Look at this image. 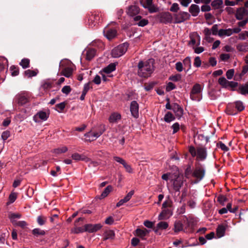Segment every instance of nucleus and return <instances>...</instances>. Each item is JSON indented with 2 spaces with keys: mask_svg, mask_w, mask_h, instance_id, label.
Wrapping results in <instances>:
<instances>
[{
  "mask_svg": "<svg viewBox=\"0 0 248 248\" xmlns=\"http://www.w3.org/2000/svg\"><path fill=\"white\" fill-rule=\"evenodd\" d=\"M234 74V70L233 69H231L228 70L226 73V76L228 79H232Z\"/></svg>",
  "mask_w": 248,
  "mask_h": 248,
  "instance_id": "obj_50",
  "label": "nucleus"
},
{
  "mask_svg": "<svg viewBox=\"0 0 248 248\" xmlns=\"http://www.w3.org/2000/svg\"><path fill=\"white\" fill-rule=\"evenodd\" d=\"M103 32L104 35L109 40L114 38L117 34L116 30L114 29H109L108 27L105 28Z\"/></svg>",
  "mask_w": 248,
  "mask_h": 248,
  "instance_id": "obj_16",
  "label": "nucleus"
},
{
  "mask_svg": "<svg viewBox=\"0 0 248 248\" xmlns=\"http://www.w3.org/2000/svg\"><path fill=\"white\" fill-rule=\"evenodd\" d=\"M176 86L174 84L171 82H169L166 87V90L167 92H170L174 89H175Z\"/></svg>",
  "mask_w": 248,
  "mask_h": 248,
  "instance_id": "obj_55",
  "label": "nucleus"
},
{
  "mask_svg": "<svg viewBox=\"0 0 248 248\" xmlns=\"http://www.w3.org/2000/svg\"><path fill=\"white\" fill-rule=\"evenodd\" d=\"M102 227L101 224H88L84 226L85 231L90 233H93L97 232Z\"/></svg>",
  "mask_w": 248,
  "mask_h": 248,
  "instance_id": "obj_15",
  "label": "nucleus"
},
{
  "mask_svg": "<svg viewBox=\"0 0 248 248\" xmlns=\"http://www.w3.org/2000/svg\"><path fill=\"white\" fill-rule=\"evenodd\" d=\"M115 236L114 232L112 230L107 231L105 234V239H113Z\"/></svg>",
  "mask_w": 248,
  "mask_h": 248,
  "instance_id": "obj_45",
  "label": "nucleus"
},
{
  "mask_svg": "<svg viewBox=\"0 0 248 248\" xmlns=\"http://www.w3.org/2000/svg\"><path fill=\"white\" fill-rule=\"evenodd\" d=\"M48 116V113L43 111H40L33 116V120L36 123H40L46 121Z\"/></svg>",
  "mask_w": 248,
  "mask_h": 248,
  "instance_id": "obj_14",
  "label": "nucleus"
},
{
  "mask_svg": "<svg viewBox=\"0 0 248 248\" xmlns=\"http://www.w3.org/2000/svg\"><path fill=\"white\" fill-rule=\"evenodd\" d=\"M130 111L132 115L134 118H138L139 117V105L135 101L131 102L130 104Z\"/></svg>",
  "mask_w": 248,
  "mask_h": 248,
  "instance_id": "obj_18",
  "label": "nucleus"
},
{
  "mask_svg": "<svg viewBox=\"0 0 248 248\" xmlns=\"http://www.w3.org/2000/svg\"><path fill=\"white\" fill-rule=\"evenodd\" d=\"M9 217L12 223L15 225L17 222L16 220L21 217V215L18 213H11L9 215Z\"/></svg>",
  "mask_w": 248,
  "mask_h": 248,
  "instance_id": "obj_37",
  "label": "nucleus"
},
{
  "mask_svg": "<svg viewBox=\"0 0 248 248\" xmlns=\"http://www.w3.org/2000/svg\"><path fill=\"white\" fill-rule=\"evenodd\" d=\"M98 18H99L98 16H90L89 19V21L90 22V25L91 27L94 26L95 24L97 23V21L98 19Z\"/></svg>",
  "mask_w": 248,
  "mask_h": 248,
  "instance_id": "obj_43",
  "label": "nucleus"
},
{
  "mask_svg": "<svg viewBox=\"0 0 248 248\" xmlns=\"http://www.w3.org/2000/svg\"><path fill=\"white\" fill-rule=\"evenodd\" d=\"M217 146L225 152L228 151L229 150V148L221 141L217 143Z\"/></svg>",
  "mask_w": 248,
  "mask_h": 248,
  "instance_id": "obj_51",
  "label": "nucleus"
},
{
  "mask_svg": "<svg viewBox=\"0 0 248 248\" xmlns=\"http://www.w3.org/2000/svg\"><path fill=\"white\" fill-rule=\"evenodd\" d=\"M140 11L139 8L136 5L130 6L127 10V14L131 16L137 15Z\"/></svg>",
  "mask_w": 248,
  "mask_h": 248,
  "instance_id": "obj_21",
  "label": "nucleus"
},
{
  "mask_svg": "<svg viewBox=\"0 0 248 248\" xmlns=\"http://www.w3.org/2000/svg\"><path fill=\"white\" fill-rule=\"evenodd\" d=\"M189 152L193 157L196 156L199 160L203 161L206 158L207 151L204 147H200L196 149L194 147L190 146L189 148Z\"/></svg>",
  "mask_w": 248,
  "mask_h": 248,
  "instance_id": "obj_2",
  "label": "nucleus"
},
{
  "mask_svg": "<svg viewBox=\"0 0 248 248\" xmlns=\"http://www.w3.org/2000/svg\"><path fill=\"white\" fill-rule=\"evenodd\" d=\"M184 225L181 221L178 220L175 222L173 229L175 232H178L181 231L184 232Z\"/></svg>",
  "mask_w": 248,
  "mask_h": 248,
  "instance_id": "obj_26",
  "label": "nucleus"
},
{
  "mask_svg": "<svg viewBox=\"0 0 248 248\" xmlns=\"http://www.w3.org/2000/svg\"><path fill=\"white\" fill-rule=\"evenodd\" d=\"M164 120L166 122L169 123L174 121L175 120V117L171 112H168L165 115Z\"/></svg>",
  "mask_w": 248,
  "mask_h": 248,
  "instance_id": "obj_38",
  "label": "nucleus"
},
{
  "mask_svg": "<svg viewBox=\"0 0 248 248\" xmlns=\"http://www.w3.org/2000/svg\"><path fill=\"white\" fill-rule=\"evenodd\" d=\"M71 232L72 233H82L83 232L85 231V228L82 227H75L74 228L72 229L71 230Z\"/></svg>",
  "mask_w": 248,
  "mask_h": 248,
  "instance_id": "obj_48",
  "label": "nucleus"
},
{
  "mask_svg": "<svg viewBox=\"0 0 248 248\" xmlns=\"http://www.w3.org/2000/svg\"><path fill=\"white\" fill-rule=\"evenodd\" d=\"M192 170L190 166H188L185 170V176L187 178H189L190 176H192Z\"/></svg>",
  "mask_w": 248,
  "mask_h": 248,
  "instance_id": "obj_52",
  "label": "nucleus"
},
{
  "mask_svg": "<svg viewBox=\"0 0 248 248\" xmlns=\"http://www.w3.org/2000/svg\"><path fill=\"white\" fill-rule=\"evenodd\" d=\"M205 173V169L203 167L198 166L193 171L192 177L196 179L192 183L196 184L201 181L204 177Z\"/></svg>",
  "mask_w": 248,
  "mask_h": 248,
  "instance_id": "obj_9",
  "label": "nucleus"
},
{
  "mask_svg": "<svg viewBox=\"0 0 248 248\" xmlns=\"http://www.w3.org/2000/svg\"><path fill=\"white\" fill-rule=\"evenodd\" d=\"M234 105L232 104H229L227 105L225 110L226 113L230 115H234L237 114V112L234 108Z\"/></svg>",
  "mask_w": 248,
  "mask_h": 248,
  "instance_id": "obj_27",
  "label": "nucleus"
},
{
  "mask_svg": "<svg viewBox=\"0 0 248 248\" xmlns=\"http://www.w3.org/2000/svg\"><path fill=\"white\" fill-rule=\"evenodd\" d=\"M105 125H101L100 129L98 131H90L85 134L84 136L88 141H93L99 137L105 131Z\"/></svg>",
  "mask_w": 248,
  "mask_h": 248,
  "instance_id": "obj_7",
  "label": "nucleus"
},
{
  "mask_svg": "<svg viewBox=\"0 0 248 248\" xmlns=\"http://www.w3.org/2000/svg\"><path fill=\"white\" fill-rule=\"evenodd\" d=\"M112 186L110 185L108 186L107 187H106L104 189V190L102 193L101 195H100L99 199H102L105 197H106L109 193L112 190Z\"/></svg>",
  "mask_w": 248,
  "mask_h": 248,
  "instance_id": "obj_35",
  "label": "nucleus"
},
{
  "mask_svg": "<svg viewBox=\"0 0 248 248\" xmlns=\"http://www.w3.org/2000/svg\"><path fill=\"white\" fill-rule=\"evenodd\" d=\"M128 44L124 43L114 47L111 51V55L114 58H118L123 55L127 51Z\"/></svg>",
  "mask_w": 248,
  "mask_h": 248,
  "instance_id": "obj_5",
  "label": "nucleus"
},
{
  "mask_svg": "<svg viewBox=\"0 0 248 248\" xmlns=\"http://www.w3.org/2000/svg\"><path fill=\"white\" fill-rule=\"evenodd\" d=\"M149 232L150 231L146 229H137L136 230L137 235L142 238H143L147 234H148L149 233Z\"/></svg>",
  "mask_w": 248,
  "mask_h": 248,
  "instance_id": "obj_33",
  "label": "nucleus"
},
{
  "mask_svg": "<svg viewBox=\"0 0 248 248\" xmlns=\"http://www.w3.org/2000/svg\"><path fill=\"white\" fill-rule=\"evenodd\" d=\"M123 165L127 172L130 173H132L133 172V169L131 166L128 165L126 162H125Z\"/></svg>",
  "mask_w": 248,
  "mask_h": 248,
  "instance_id": "obj_56",
  "label": "nucleus"
},
{
  "mask_svg": "<svg viewBox=\"0 0 248 248\" xmlns=\"http://www.w3.org/2000/svg\"><path fill=\"white\" fill-rule=\"evenodd\" d=\"M238 92L242 95L248 94V82L240 85L238 87Z\"/></svg>",
  "mask_w": 248,
  "mask_h": 248,
  "instance_id": "obj_30",
  "label": "nucleus"
},
{
  "mask_svg": "<svg viewBox=\"0 0 248 248\" xmlns=\"http://www.w3.org/2000/svg\"><path fill=\"white\" fill-rule=\"evenodd\" d=\"M37 223H38V224L39 225L42 226V225H43L45 223L46 221V218L45 217H43L41 216H39L37 217Z\"/></svg>",
  "mask_w": 248,
  "mask_h": 248,
  "instance_id": "obj_62",
  "label": "nucleus"
},
{
  "mask_svg": "<svg viewBox=\"0 0 248 248\" xmlns=\"http://www.w3.org/2000/svg\"><path fill=\"white\" fill-rule=\"evenodd\" d=\"M169 226V224L167 222L160 221L157 223L156 228L154 230L155 232H157L158 230H165Z\"/></svg>",
  "mask_w": 248,
  "mask_h": 248,
  "instance_id": "obj_34",
  "label": "nucleus"
},
{
  "mask_svg": "<svg viewBox=\"0 0 248 248\" xmlns=\"http://www.w3.org/2000/svg\"><path fill=\"white\" fill-rule=\"evenodd\" d=\"M211 31L213 35H218V25L217 24L214 25L211 29Z\"/></svg>",
  "mask_w": 248,
  "mask_h": 248,
  "instance_id": "obj_60",
  "label": "nucleus"
},
{
  "mask_svg": "<svg viewBox=\"0 0 248 248\" xmlns=\"http://www.w3.org/2000/svg\"><path fill=\"white\" fill-rule=\"evenodd\" d=\"M175 68L177 71L182 72L184 69L183 63L180 62H177L175 63Z\"/></svg>",
  "mask_w": 248,
  "mask_h": 248,
  "instance_id": "obj_57",
  "label": "nucleus"
},
{
  "mask_svg": "<svg viewBox=\"0 0 248 248\" xmlns=\"http://www.w3.org/2000/svg\"><path fill=\"white\" fill-rule=\"evenodd\" d=\"M232 35V29H220L218 30V35L220 37L230 36Z\"/></svg>",
  "mask_w": 248,
  "mask_h": 248,
  "instance_id": "obj_23",
  "label": "nucleus"
},
{
  "mask_svg": "<svg viewBox=\"0 0 248 248\" xmlns=\"http://www.w3.org/2000/svg\"><path fill=\"white\" fill-rule=\"evenodd\" d=\"M184 69L187 73L191 68V62L189 57H186L183 61Z\"/></svg>",
  "mask_w": 248,
  "mask_h": 248,
  "instance_id": "obj_25",
  "label": "nucleus"
},
{
  "mask_svg": "<svg viewBox=\"0 0 248 248\" xmlns=\"http://www.w3.org/2000/svg\"><path fill=\"white\" fill-rule=\"evenodd\" d=\"M134 19L135 21H139V22L138 23H137V24L139 26L144 27L145 25H146L148 23V21L147 19H141V16H136L134 18Z\"/></svg>",
  "mask_w": 248,
  "mask_h": 248,
  "instance_id": "obj_31",
  "label": "nucleus"
},
{
  "mask_svg": "<svg viewBox=\"0 0 248 248\" xmlns=\"http://www.w3.org/2000/svg\"><path fill=\"white\" fill-rule=\"evenodd\" d=\"M173 17V23H180L188 19L190 17V15L187 12H180L174 14Z\"/></svg>",
  "mask_w": 248,
  "mask_h": 248,
  "instance_id": "obj_11",
  "label": "nucleus"
},
{
  "mask_svg": "<svg viewBox=\"0 0 248 248\" xmlns=\"http://www.w3.org/2000/svg\"><path fill=\"white\" fill-rule=\"evenodd\" d=\"M24 74L28 78H31L37 75V72L34 70L28 69L24 72Z\"/></svg>",
  "mask_w": 248,
  "mask_h": 248,
  "instance_id": "obj_47",
  "label": "nucleus"
},
{
  "mask_svg": "<svg viewBox=\"0 0 248 248\" xmlns=\"http://www.w3.org/2000/svg\"><path fill=\"white\" fill-rule=\"evenodd\" d=\"M218 83L224 88H228L229 81L225 78L221 77L218 79Z\"/></svg>",
  "mask_w": 248,
  "mask_h": 248,
  "instance_id": "obj_42",
  "label": "nucleus"
},
{
  "mask_svg": "<svg viewBox=\"0 0 248 248\" xmlns=\"http://www.w3.org/2000/svg\"><path fill=\"white\" fill-rule=\"evenodd\" d=\"M190 40L189 42V45L194 46H199L200 44V37L197 34H194L190 35Z\"/></svg>",
  "mask_w": 248,
  "mask_h": 248,
  "instance_id": "obj_20",
  "label": "nucleus"
},
{
  "mask_svg": "<svg viewBox=\"0 0 248 248\" xmlns=\"http://www.w3.org/2000/svg\"><path fill=\"white\" fill-rule=\"evenodd\" d=\"M10 70L11 71L12 75L13 76H16L18 75L19 71L18 69L15 67L14 66H12L10 67Z\"/></svg>",
  "mask_w": 248,
  "mask_h": 248,
  "instance_id": "obj_59",
  "label": "nucleus"
},
{
  "mask_svg": "<svg viewBox=\"0 0 248 248\" xmlns=\"http://www.w3.org/2000/svg\"><path fill=\"white\" fill-rule=\"evenodd\" d=\"M222 4V0H214L211 3L212 6L215 9H219Z\"/></svg>",
  "mask_w": 248,
  "mask_h": 248,
  "instance_id": "obj_40",
  "label": "nucleus"
},
{
  "mask_svg": "<svg viewBox=\"0 0 248 248\" xmlns=\"http://www.w3.org/2000/svg\"><path fill=\"white\" fill-rule=\"evenodd\" d=\"M116 69V65L115 63H112L109 64L108 66L105 67L103 69V71L107 74H109L114 71Z\"/></svg>",
  "mask_w": 248,
  "mask_h": 248,
  "instance_id": "obj_36",
  "label": "nucleus"
},
{
  "mask_svg": "<svg viewBox=\"0 0 248 248\" xmlns=\"http://www.w3.org/2000/svg\"><path fill=\"white\" fill-rule=\"evenodd\" d=\"M121 116L120 114L116 112L112 113L109 118V121L111 123H117L118 120L121 119Z\"/></svg>",
  "mask_w": 248,
  "mask_h": 248,
  "instance_id": "obj_32",
  "label": "nucleus"
},
{
  "mask_svg": "<svg viewBox=\"0 0 248 248\" xmlns=\"http://www.w3.org/2000/svg\"><path fill=\"white\" fill-rule=\"evenodd\" d=\"M32 233L34 235H43L45 234V232L44 231L38 228H36L33 230Z\"/></svg>",
  "mask_w": 248,
  "mask_h": 248,
  "instance_id": "obj_49",
  "label": "nucleus"
},
{
  "mask_svg": "<svg viewBox=\"0 0 248 248\" xmlns=\"http://www.w3.org/2000/svg\"><path fill=\"white\" fill-rule=\"evenodd\" d=\"M201 65V60L199 56L195 57L194 62V66L196 67H199Z\"/></svg>",
  "mask_w": 248,
  "mask_h": 248,
  "instance_id": "obj_58",
  "label": "nucleus"
},
{
  "mask_svg": "<svg viewBox=\"0 0 248 248\" xmlns=\"http://www.w3.org/2000/svg\"><path fill=\"white\" fill-rule=\"evenodd\" d=\"M30 95L26 92H21L16 95L14 101L19 106H23L30 101Z\"/></svg>",
  "mask_w": 248,
  "mask_h": 248,
  "instance_id": "obj_6",
  "label": "nucleus"
},
{
  "mask_svg": "<svg viewBox=\"0 0 248 248\" xmlns=\"http://www.w3.org/2000/svg\"><path fill=\"white\" fill-rule=\"evenodd\" d=\"M183 184L182 178L180 177H177L173 181V187L175 191H179L180 188L181 187Z\"/></svg>",
  "mask_w": 248,
  "mask_h": 248,
  "instance_id": "obj_28",
  "label": "nucleus"
},
{
  "mask_svg": "<svg viewBox=\"0 0 248 248\" xmlns=\"http://www.w3.org/2000/svg\"><path fill=\"white\" fill-rule=\"evenodd\" d=\"M200 7L198 5L196 4H192L189 8V12L193 16H197L199 13H200Z\"/></svg>",
  "mask_w": 248,
  "mask_h": 248,
  "instance_id": "obj_22",
  "label": "nucleus"
},
{
  "mask_svg": "<svg viewBox=\"0 0 248 248\" xmlns=\"http://www.w3.org/2000/svg\"><path fill=\"white\" fill-rule=\"evenodd\" d=\"M154 60L150 59L145 62L140 61L138 64V75L147 78L149 77L154 70Z\"/></svg>",
  "mask_w": 248,
  "mask_h": 248,
  "instance_id": "obj_1",
  "label": "nucleus"
},
{
  "mask_svg": "<svg viewBox=\"0 0 248 248\" xmlns=\"http://www.w3.org/2000/svg\"><path fill=\"white\" fill-rule=\"evenodd\" d=\"M172 110L174 112L176 116L178 117V119H180L183 114V108L176 103L173 104Z\"/></svg>",
  "mask_w": 248,
  "mask_h": 248,
  "instance_id": "obj_19",
  "label": "nucleus"
},
{
  "mask_svg": "<svg viewBox=\"0 0 248 248\" xmlns=\"http://www.w3.org/2000/svg\"><path fill=\"white\" fill-rule=\"evenodd\" d=\"M181 79V76L180 74H176L175 75H173V76H170L169 78L170 80L173 81H175V82L180 80Z\"/></svg>",
  "mask_w": 248,
  "mask_h": 248,
  "instance_id": "obj_54",
  "label": "nucleus"
},
{
  "mask_svg": "<svg viewBox=\"0 0 248 248\" xmlns=\"http://www.w3.org/2000/svg\"><path fill=\"white\" fill-rule=\"evenodd\" d=\"M86 59L90 61L96 55V50L94 48H88L86 50Z\"/></svg>",
  "mask_w": 248,
  "mask_h": 248,
  "instance_id": "obj_24",
  "label": "nucleus"
},
{
  "mask_svg": "<svg viewBox=\"0 0 248 248\" xmlns=\"http://www.w3.org/2000/svg\"><path fill=\"white\" fill-rule=\"evenodd\" d=\"M60 67L62 75L66 78H70L73 74V66L70 61L64 60L60 63Z\"/></svg>",
  "mask_w": 248,
  "mask_h": 248,
  "instance_id": "obj_3",
  "label": "nucleus"
},
{
  "mask_svg": "<svg viewBox=\"0 0 248 248\" xmlns=\"http://www.w3.org/2000/svg\"><path fill=\"white\" fill-rule=\"evenodd\" d=\"M153 0H140V3L143 7L147 9L150 13L157 11V8L153 4Z\"/></svg>",
  "mask_w": 248,
  "mask_h": 248,
  "instance_id": "obj_12",
  "label": "nucleus"
},
{
  "mask_svg": "<svg viewBox=\"0 0 248 248\" xmlns=\"http://www.w3.org/2000/svg\"><path fill=\"white\" fill-rule=\"evenodd\" d=\"M134 193V190L130 191L125 196V197L123 199V200L124 201V202H128L130 199L132 198V196L133 195Z\"/></svg>",
  "mask_w": 248,
  "mask_h": 248,
  "instance_id": "obj_53",
  "label": "nucleus"
},
{
  "mask_svg": "<svg viewBox=\"0 0 248 248\" xmlns=\"http://www.w3.org/2000/svg\"><path fill=\"white\" fill-rule=\"evenodd\" d=\"M234 106L235 108L238 111H241L243 110L245 108V106L243 103V102L241 101H237L234 103Z\"/></svg>",
  "mask_w": 248,
  "mask_h": 248,
  "instance_id": "obj_41",
  "label": "nucleus"
},
{
  "mask_svg": "<svg viewBox=\"0 0 248 248\" xmlns=\"http://www.w3.org/2000/svg\"><path fill=\"white\" fill-rule=\"evenodd\" d=\"M30 64V60L28 59L24 58L22 59L20 62V65L24 69L28 67Z\"/></svg>",
  "mask_w": 248,
  "mask_h": 248,
  "instance_id": "obj_46",
  "label": "nucleus"
},
{
  "mask_svg": "<svg viewBox=\"0 0 248 248\" xmlns=\"http://www.w3.org/2000/svg\"><path fill=\"white\" fill-rule=\"evenodd\" d=\"M71 91V89L69 86H64L62 89V93L65 94H69Z\"/></svg>",
  "mask_w": 248,
  "mask_h": 248,
  "instance_id": "obj_61",
  "label": "nucleus"
},
{
  "mask_svg": "<svg viewBox=\"0 0 248 248\" xmlns=\"http://www.w3.org/2000/svg\"><path fill=\"white\" fill-rule=\"evenodd\" d=\"M226 228L223 225H219L217 229V234L218 237L220 238L224 235Z\"/></svg>",
  "mask_w": 248,
  "mask_h": 248,
  "instance_id": "obj_29",
  "label": "nucleus"
},
{
  "mask_svg": "<svg viewBox=\"0 0 248 248\" xmlns=\"http://www.w3.org/2000/svg\"><path fill=\"white\" fill-rule=\"evenodd\" d=\"M157 18L160 22L165 24L173 22V17L169 12L159 14L157 16Z\"/></svg>",
  "mask_w": 248,
  "mask_h": 248,
  "instance_id": "obj_10",
  "label": "nucleus"
},
{
  "mask_svg": "<svg viewBox=\"0 0 248 248\" xmlns=\"http://www.w3.org/2000/svg\"><path fill=\"white\" fill-rule=\"evenodd\" d=\"M184 220L185 228L184 232L186 233H192L194 231L195 226L197 223V220L191 217H185Z\"/></svg>",
  "mask_w": 248,
  "mask_h": 248,
  "instance_id": "obj_4",
  "label": "nucleus"
},
{
  "mask_svg": "<svg viewBox=\"0 0 248 248\" xmlns=\"http://www.w3.org/2000/svg\"><path fill=\"white\" fill-rule=\"evenodd\" d=\"M202 88L201 86L198 84H195L192 88L190 92V98L192 100L199 101L202 99L201 92Z\"/></svg>",
  "mask_w": 248,
  "mask_h": 248,
  "instance_id": "obj_8",
  "label": "nucleus"
},
{
  "mask_svg": "<svg viewBox=\"0 0 248 248\" xmlns=\"http://www.w3.org/2000/svg\"><path fill=\"white\" fill-rule=\"evenodd\" d=\"M171 128L173 129V134H174L179 130L180 125L178 123H175L172 124Z\"/></svg>",
  "mask_w": 248,
  "mask_h": 248,
  "instance_id": "obj_63",
  "label": "nucleus"
},
{
  "mask_svg": "<svg viewBox=\"0 0 248 248\" xmlns=\"http://www.w3.org/2000/svg\"><path fill=\"white\" fill-rule=\"evenodd\" d=\"M67 150L68 148H67V147L63 146L54 149L53 151V153L57 155H59L62 153H65L67 151Z\"/></svg>",
  "mask_w": 248,
  "mask_h": 248,
  "instance_id": "obj_39",
  "label": "nucleus"
},
{
  "mask_svg": "<svg viewBox=\"0 0 248 248\" xmlns=\"http://www.w3.org/2000/svg\"><path fill=\"white\" fill-rule=\"evenodd\" d=\"M248 11L243 7L237 9L236 13V17L238 20H241L243 18H247Z\"/></svg>",
  "mask_w": 248,
  "mask_h": 248,
  "instance_id": "obj_17",
  "label": "nucleus"
},
{
  "mask_svg": "<svg viewBox=\"0 0 248 248\" xmlns=\"http://www.w3.org/2000/svg\"><path fill=\"white\" fill-rule=\"evenodd\" d=\"M248 71V65H245L243 67L241 73L239 74V78H241L242 77L246 74Z\"/></svg>",
  "mask_w": 248,
  "mask_h": 248,
  "instance_id": "obj_64",
  "label": "nucleus"
},
{
  "mask_svg": "<svg viewBox=\"0 0 248 248\" xmlns=\"http://www.w3.org/2000/svg\"><path fill=\"white\" fill-rule=\"evenodd\" d=\"M7 62L8 61L6 59L4 58H1L0 61V78L2 81L4 80L5 74L7 70Z\"/></svg>",
  "mask_w": 248,
  "mask_h": 248,
  "instance_id": "obj_13",
  "label": "nucleus"
},
{
  "mask_svg": "<svg viewBox=\"0 0 248 248\" xmlns=\"http://www.w3.org/2000/svg\"><path fill=\"white\" fill-rule=\"evenodd\" d=\"M73 159L76 160V161H79V160H88V159L82 157L78 153H74L72 154L71 156Z\"/></svg>",
  "mask_w": 248,
  "mask_h": 248,
  "instance_id": "obj_44",
  "label": "nucleus"
}]
</instances>
